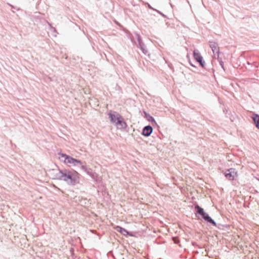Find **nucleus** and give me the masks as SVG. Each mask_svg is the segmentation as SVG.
<instances>
[{"label": "nucleus", "instance_id": "nucleus-1", "mask_svg": "<svg viewBox=\"0 0 259 259\" xmlns=\"http://www.w3.org/2000/svg\"><path fill=\"white\" fill-rule=\"evenodd\" d=\"M111 121L113 123L117 129L123 130L126 128L127 124L122 116L118 113L110 111L108 114Z\"/></svg>", "mask_w": 259, "mask_h": 259}, {"label": "nucleus", "instance_id": "nucleus-2", "mask_svg": "<svg viewBox=\"0 0 259 259\" xmlns=\"http://www.w3.org/2000/svg\"><path fill=\"white\" fill-rule=\"evenodd\" d=\"M60 173L61 175L60 179L66 182L69 181L71 184H74L79 178V174L75 170H65L64 171H60Z\"/></svg>", "mask_w": 259, "mask_h": 259}, {"label": "nucleus", "instance_id": "nucleus-3", "mask_svg": "<svg viewBox=\"0 0 259 259\" xmlns=\"http://www.w3.org/2000/svg\"><path fill=\"white\" fill-rule=\"evenodd\" d=\"M59 155L60 156L59 159L63 158V162L67 166L69 167L81 166V167H83L82 165V162L80 160L74 158L65 154L59 153Z\"/></svg>", "mask_w": 259, "mask_h": 259}, {"label": "nucleus", "instance_id": "nucleus-4", "mask_svg": "<svg viewBox=\"0 0 259 259\" xmlns=\"http://www.w3.org/2000/svg\"><path fill=\"white\" fill-rule=\"evenodd\" d=\"M195 208L197 212L201 214L205 220L207 221L210 223H211L214 226H216V223L214 222V221L210 217H209L207 213L205 212L202 208L200 207L199 205L195 206Z\"/></svg>", "mask_w": 259, "mask_h": 259}, {"label": "nucleus", "instance_id": "nucleus-5", "mask_svg": "<svg viewBox=\"0 0 259 259\" xmlns=\"http://www.w3.org/2000/svg\"><path fill=\"white\" fill-rule=\"evenodd\" d=\"M225 176L228 180L233 181L237 177V171L235 168H230L227 170Z\"/></svg>", "mask_w": 259, "mask_h": 259}, {"label": "nucleus", "instance_id": "nucleus-6", "mask_svg": "<svg viewBox=\"0 0 259 259\" xmlns=\"http://www.w3.org/2000/svg\"><path fill=\"white\" fill-rule=\"evenodd\" d=\"M193 57L195 60L199 63L200 65L203 67L204 66L205 62L203 61V58L200 53L196 50L193 52Z\"/></svg>", "mask_w": 259, "mask_h": 259}, {"label": "nucleus", "instance_id": "nucleus-7", "mask_svg": "<svg viewBox=\"0 0 259 259\" xmlns=\"http://www.w3.org/2000/svg\"><path fill=\"white\" fill-rule=\"evenodd\" d=\"M114 229L118 232L120 233L122 235L124 236H127L129 235L130 236H133V235L128 232L127 230H126L125 229L121 228L120 226H116L114 227Z\"/></svg>", "mask_w": 259, "mask_h": 259}, {"label": "nucleus", "instance_id": "nucleus-8", "mask_svg": "<svg viewBox=\"0 0 259 259\" xmlns=\"http://www.w3.org/2000/svg\"><path fill=\"white\" fill-rule=\"evenodd\" d=\"M152 130L151 126H147L143 129V134L145 136H149L151 134Z\"/></svg>", "mask_w": 259, "mask_h": 259}, {"label": "nucleus", "instance_id": "nucleus-9", "mask_svg": "<svg viewBox=\"0 0 259 259\" xmlns=\"http://www.w3.org/2000/svg\"><path fill=\"white\" fill-rule=\"evenodd\" d=\"M210 47L212 49L213 52H218L219 51V47L217 44L213 42H211Z\"/></svg>", "mask_w": 259, "mask_h": 259}, {"label": "nucleus", "instance_id": "nucleus-10", "mask_svg": "<svg viewBox=\"0 0 259 259\" xmlns=\"http://www.w3.org/2000/svg\"><path fill=\"white\" fill-rule=\"evenodd\" d=\"M252 119L256 125V126L259 129V115L257 114L253 115Z\"/></svg>", "mask_w": 259, "mask_h": 259}]
</instances>
